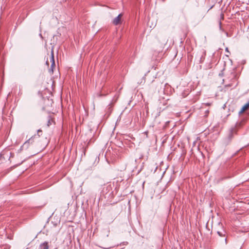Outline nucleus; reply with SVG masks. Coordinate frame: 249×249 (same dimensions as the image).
Listing matches in <instances>:
<instances>
[{
  "label": "nucleus",
  "instance_id": "6",
  "mask_svg": "<svg viewBox=\"0 0 249 249\" xmlns=\"http://www.w3.org/2000/svg\"><path fill=\"white\" fill-rule=\"evenodd\" d=\"M54 121L52 118H51L50 116H49L48 117V121H47V126H50L53 123H54Z\"/></svg>",
  "mask_w": 249,
  "mask_h": 249
},
{
  "label": "nucleus",
  "instance_id": "1",
  "mask_svg": "<svg viewBox=\"0 0 249 249\" xmlns=\"http://www.w3.org/2000/svg\"><path fill=\"white\" fill-rule=\"evenodd\" d=\"M123 16V14H120L117 17L114 18L112 21V23L115 25H117L121 23V18Z\"/></svg>",
  "mask_w": 249,
  "mask_h": 249
},
{
  "label": "nucleus",
  "instance_id": "7",
  "mask_svg": "<svg viewBox=\"0 0 249 249\" xmlns=\"http://www.w3.org/2000/svg\"><path fill=\"white\" fill-rule=\"evenodd\" d=\"M217 233L219 235V236L225 237V232H222L218 231L217 232Z\"/></svg>",
  "mask_w": 249,
  "mask_h": 249
},
{
  "label": "nucleus",
  "instance_id": "11",
  "mask_svg": "<svg viewBox=\"0 0 249 249\" xmlns=\"http://www.w3.org/2000/svg\"><path fill=\"white\" fill-rule=\"evenodd\" d=\"M224 14L223 13H221V15H220V19L221 20H223L224 19Z\"/></svg>",
  "mask_w": 249,
  "mask_h": 249
},
{
  "label": "nucleus",
  "instance_id": "17",
  "mask_svg": "<svg viewBox=\"0 0 249 249\" xmlns=\"http://www.w3.org/2000/svg\"><path fill=\"white\" fill-rule=\"evenodd\" d=\"M219 24H220V25H221V20L219 21Z\"/></svg>",
  "mask_w": 249,
  "mask_h": 249
},
{
  "label": "nucleus",
  "instance_id": "9",
  "mask_svg": "<svg viewBox=\"0 0 249 249\" xmlns=\"http://www.w3.org/2000/svg\"><path fill=\"white\" fill-rule=\"evenodd\" d=\"M41 133H42V130H40V129L38 130V131H37V134H38V136H40V134L42 135Z\"/></svg>",
  "mask_w": 249,
  "mask_h": 249
},
{
  "label": "nucleus",
  "instance_id": "5",
  "mask_svg": "<svg viewBox=\"0 0 249 249\" xmlns=\"http://www.w3.org/2000/svg\"><path fill=\"white\" fill-rule=\"evenodd\" d=\"M249 107V102L247 103L245 105H244L243 107H242L241 110L240 111L239 113H241L244 112L246 110H247Z\"/></svg>",
  "mask_w": 249,
  "mask_h": 249
},
{
  "label": "nucleus",
  "instance_id": "15",
  "mask_svg": "<svg viewBox=\"0 0 249 249\" xmlns=\"http://www.w3.org/2000/svg\"><path fill=\"white\" fill-rule=\"evenodd\" d=\"M225 50H226V51L227 52H228V53H230V52L229 51V50H228V48H226Z\"/></svg>",
  "mask_w": 249,
  "mask_h": 249
},
{
  "label": "nucleus",
  "instance_id": "4",
  "mask_svg": "<svg viewBox=\"0 0 249 249\" xmlns=\"http://www.w3.org/2000/svg\"><path fill=\"white\" fill-rule=\"evenodd\" d=\"M236 130L235 128H232L231 129L230 132V134L229 135V139H230V140H231V139L232 138V137L233 136L234 134H236Z\"/></svg>",
  "mask_w": 249,
  "mask_h": 249
},
{
  "label": "nucleus",
  "instance_id": "16",
  "mask_svg": "<svg viewBox=\"0 0 249 249\" xmlns=\"http://www.w3.org/2000/svg\"><path fill=\"white\" fill-rule=\"evenodd\" d=\"M111 188L110 185H108L107 187V189H109Z\"/></svg>",
  "mask_w": 249,
  "mask_h": 249
},
{
  "label": "nucleus",
  "instance_id": "8",
  "mask_svg": "<svg viewBox=\"0 0 249 249\" xmlns=\"http://www.w3.org/2000/svg\"><path fill=\"white\" fill-rule=\"evenodd\" d=\"M33 137H32L31 138L29 139L28 140L26 141L24 143V144L25 145L27 143H29L30 142L32 143L33 142Z\"/></svg>",
  "mask_w": 249,
  "mask_h": 249
},
{
  "label": "nucleus",
  "instance_id": "10",
  "mask_svg": "<svg viewBox=\"0 0 249 249\" xmlns=\"http://www.w3.org/2000/svg\"><path fill=\"white\" fill-rule=\"evenodd\" d=\"M41 133H42V130H40V129L38 130V131H37V134H38V136H40V134L42 135Z\"/></svg>",
  "mask_w": 249,
  "mask_h": 249
},
{
  "label": "nucleus",
  "instance_id": "2",
  "mask_svg": "<svg viewBox=\"0 0 249 249\" xmlns=\"http://www.w3.org/2000/svg\"><path fill=\"white\" fill-rule=\"evenodd\" d=\"M51 69H50V71H51L52 72H53V69L55 68V62H54V55L53 52H52V55H51Z\"/></svg>",
  "mask_w": 249,
  "mask_h": 249
},
{
  "label": "nucleus",
  "instance_id": "13",
  "mask_svg": "<svg viewBox=\"0 0 249 249\" xmlns=\"http://www.w3.org/2000/svg\"><path fill=\"white\" fill-rule=\"evenodd\" d=\"M204 105H206V106H210V105H211V103H205V104H204Z\"/></svg>",
  "mask_w": 249,
  "mask_h": 249
},
{
  "label": "nucleus",
  "instance_id": "3",
  "mask_svg": "<svg viewBox=\"0 0 249 249\" xmlns=\"http://www.w3.org/2000/svg\"><path fill=\"white\" fill-rule=\"evenodd\" d=\"M39 249H49V243L45 241L41 244L39 246Z\"/></svg>",
  "mask_w": 249,
  "mask_h": 249
},
{
  "label": "nucleus",
  "instance_id": "12",
  "mask_svg": "<svg viewBox=\"0 0 249 249\" xmlns=\"http://www.w3.org/2000/svg\"><path fill=\"white\" fill-rule=\"evenodd\" d=\"M209 113V110H207L205 111V113H206L205 116H208V115Z\"/></svg>",
  "mask_w": 249,
  "mask_h": 249
},
{
  "label": "nucleus",
  "instance_id": "14",
  "mask_svg": "<svg viewBox=\"0 0 249 249\" xmlns=\"http://www.w3.org/2000/svg\"><path fill=\"white\" fill-rule=\"evenodd\" d=\"M46 64L48 66H49V63L48 60L46 61Z\"/></svg>",
  "mask_w": 249,
  "mask_h": 249
}]
</instances>
